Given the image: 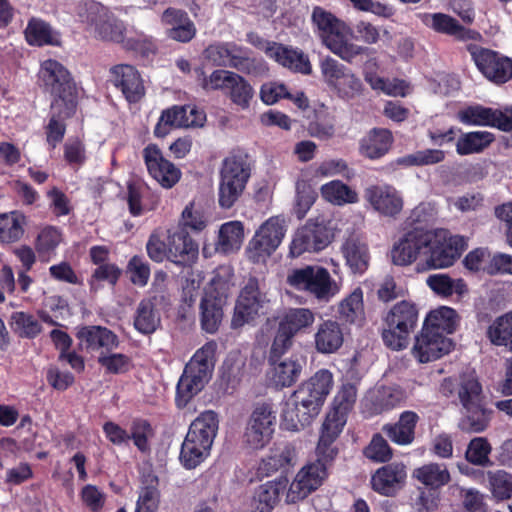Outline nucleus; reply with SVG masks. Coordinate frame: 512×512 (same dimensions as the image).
Here are the masks:
<instances>
[{
    "instance_id": "f704fd0d",
    "label": "nucleus",
    "mask_w": 512,
    "mask_h": 512,
    "mask_svg": "<svg viewBox=\"0 0 512 512\" xmlns=\"http://www.w3.org/2000/svg\"><path fill=\"white\" fill-rule=\"evenodd\" d=\"M392 144V134L384 128L372 129L360 143V152L369 159H378L385 155Z\"/></svg>"
},
{
    "instance_id": "680f3d73",
    "label": "nucleus",
    "mask_w": 512,
    "mask_h": 512,
    "mask_svg": "<svg viewBox=\"0 0 512 512\" xmlns=\"http://www.w3.org/2000/svg\"><path fill=\"white\" fill-rule=\"evenodd\" d=\"M296 208L295 212L299 219L303 218L316 199L315 191L304 178H299L295 183Z\"/></svg>"
},
{
    "instance_id": "c756f323",
    "label": "nucleus",
    "mask_w": 512,
    "mask_h": 512,
    "mask_svg": "<svg viewBox=\"0 0 512 512\" xmlns=\"http://www.w3.org/2000/svg\"><path fill=\"white\" fill-rule=\"evenodd\" d=\"M266 55L283 67L303 74L311 73L310 61L301 50L274 43L266 45Z\"/></svg>"
},
{
    "instance_id": "3c124183",
    "label": "nucleus",
    "mask_w": 512,
    "mask_h": 512,
    "mask_svg": "<svg viewBox=\"0 0 512 512\" xmlns=\"http://www.w3.org/2000/svg\"><path fill=\"white\" fill-rule=\"evenodd\" d=\"M315 321V314L308 308H290L281 318L279 325L293 334L310 328Z\"/></svg>"
},
{
    "instance_id": "ddd939ff",
    "label": "nucleus",
    "mask_w": 512,
    "mask_h": 512,
    "mask_svg": "<svg viewBox=\"0 0 512 512\" xmlns=\"http://www.w3.org/2000/svg\"><path fill=\"white\" fill-rule=\"evenodd\" d=\"M334 234L323 218H311L293 234L289 254L299 257L304 253H317L328 247Z\"/></svg>"
},
{
    "instance_id": "5701e85b",
    "label": "nucleus",
    "mask_w": 512,
    "mask_h": 512,
    "mask_svg": "<svg viewBox=\"0 0 512 512\" xmlns=\"http://www.w3.org/2000/svg\"><path fill=\"white\" fill-rule=\"evenodd\" d=\"M364 199L380 215L393 217L403 208V199L395 187L388 184H376L367 187Z\"/></svg>"
},
{
    "instance_id": "aec40b11",
    "label": "nucleus",
    "mask_w": 512,
    "mask_h": 512,
    "mask_svg": "<svg viewBox=\"0 0 512 512\" xmlns=\"http://www.w3.org/2000/svg\"><path fill=\"white\" fill-rule=\"evenodd\" d=\"M452 348V341L441 332L422 327L415 338L412 354L420 363H428L448 354Z\"/></svg>"
},
{
    "instance_id": "393cba45",
    "label": "nucleus",
    "mask_w": 512,
    "mask_h": 512,
    "mask_svg": "<svg viewBox=\"0 0 512 512\" xmlns=\"http://www.w3.org/2000/svg\"><path fill=\"white\" fill-rule=\"evenodd\" d=\"M168 260L180 266H190L198 258V244L184 230H168Z\"/></svg>"
},
{
    "instance_id": "58836bf2",
    "label": "nucleus",
    "mask_w": 512,
    "mask_h": 512,
    "mask_svg": "<svg viewBox=\"0 0 512 512\" xmlns=\"http://www.w3.org/2000/svg\"><path fill=\"white\" fill-rule=\"evenodd\" d=\"M244 239V227L240 221H229L220 226L216 250L228 254L240 249Z\"/></svg>"
},
{
    "instance_id": "0eeeda50",
    "label": "nucleus",
    "mask_w": 512,
    "mask_h": 512,
    "mask_svg": "<svg viewBox=\"0 0 512 512\" xmlns=\"http://www.w3.org/2000/svg\"><path fill=\"white\" fill-rule=\"evenodd\" d=\"M251 175L250 165L243 155H229L222 161L219 171L218 203L231 208L242 196Z\"/></svg>"
},
{
    "instance_id": "c9c22d12",
    "label": "nucleus",
    "mask_w": 512,
    "mask_h": 512,
    "mask_svg": "<svg viewBox=\"0 0 512 512\" xmlns=\"http://www.w3.org/2000/svg\"><path fill=\"white\" fill-rule=\"evenodd\" d=\"M302 372V364L293 358L273 362L268 373L271 383L277 388L293 385Z\"/></svg>"
},
{
    "instance_id": "72a5a7b5",
    "label": "nucleus",
    "mask_w": 512,
    "mask_h": 512,
    "mask_svg": "<svg viewBox=\"0 0 512 512\" xmlns=\"http://www.w3.org/2000/svg\"><path fill=\"white\" fill-rule=\"evenodd\" d=\"M341 252L352 272L363 273L367 269L370 258L368 247L358 237L347 238L341 246Z\"/></svg>"
},
{
    "instance_id": "052dcab7",
    "label": "nucleus",
    "mask_w": 512,
    "mask_h": 512,
    "mask_svg": "<svg viewBox=\"0 0 512 512\" xmlns=\"http://www.w3.org/2000/svg\"><path fill=\"white\" fill-rule=\"evenodd\" d=\"M491 450V445L487 439L476 437L470 441L465 453V458L473 465L487 466L490 464L489 454Z\"/></svg>"
},
{
    "instance_id": "473e14b6",
    "label": "nucleus",
    "mask_w": 512,
    "mask_h": 512,
    "mask_svg": "<svg viewBox=\"0 0 512 512\" xmlns=\"http://www.w3.org/2000/svg\"><path fill=\"white\" fill-rule=\"evenodd\" d=\"M185 115L184 106H173L162 112L155 127L154 133L157 137H165L171 128H188L203 126V117L198 114V121H188Z\"/></svg>"
},
{
    "instance_id": "6e6d98bb",
    "label": "nucleus",
    "mask_w": 512,
    "mask_h": 512,
    "mask_svg": "<svg viewBox=\"0 0 512 512\" xmlns=\"http://www.w3.org/2000/svg\"><path fill=\"white\" fill-rule=\"evenodd\" d=\"M340 317L348 323H356L363 319V292L361 288H355L338 305Z\"/></svg>"
},
{
    "instance_id": "f3484780",
    "label": "nucleus",
    "mask_w": 512,
    "mask_h": 512,
    "mask_svg": "<svg viewBox=\"0 0 512 512\" xmlns=\"http://www.w3.org/2000/svg\"><path fill=\"white\" fill-rule=\"evenodd\" d=\"M270 299L262 291L256 278H249L238 297L232 317L233 328H240L250 323L259 314L264 313Z\"/></svg>"
},
{
    "instance_id": "2f4dec72",
    "label": "nucleus",
    "mask_w": 512,
    "mask_h": 512,
    "mask_svg": "<svg viewBox=\"0 0 512 512\" xmlns=\"http://www.w3.org/2000/svg\"><path fill=\"white\" fill-rule=\"evenodd\" d=\"M296 458V449L292 444L279 443L276 444L270 450L269 455L262 460L259 470L269 475L280 469L294 465Z\"/></svg>"
},
{
    "instance_id": "49530a36",
    "label": "nucleus",
    "mask_w": 512,
    "mask_h": 512,
    "mask_svg": "<svg viewBox=\"0 0 512 512\" xmlns=\"http://www.w3.org/2000/svg\"><path fill=\"white\" fill-rule=\"evenodd\" d=\"M414 476L423 485L438 489L450 481V473L445 464L429 463L414 471Z\"/></svg>"
},
{
    "instance_id": "5fc2aeb1",
    "label": "nucleus",
    "mask_w": 512,
    "mask_h": 512,
    "mask_svg": "<svg viewBox=\"0 0 512 512\" xmlns=\"http://www.w3.org/2000/svg\"><path fill=\"white\" fill-rule=\"evenodd\" d=\"M405 398L404 391L398 386H383L372 396L373 411L382 413L399 405Z\"/></svg>"
},
{
    "instance_id": "4be33fe9",
    "label": "nucleus",
    "mask_w": 512,
    "mask_h": 512,
    "mask_svg": "<svg viewBox=\"0 0 512 512\" xmlns=\"http://www.w3.org/2000/svg\"><path fill=\"white\" fill-rule=\"evenodd\" d=\"M425 233L417 230L409 231L396 241L391 249V260L395 265L408 266L424 260Z\"/></svg>"
},
{
    "instance_id": "6ab92c4d",
    "label": "nucleus",
    "mask_w": 512,
    "mask_h": 512,
    "mask_svg": "<svg viewBox=\"0 0 512 512\" xmlns=\"http://www.w3.org/2000/svg\"><path fill=\"white\" fill-rule=\"evenodd\" d=\"M509 114L510 108L501 111L480 104H474L460 109L457 112V119L469 126H487L504 132H510Z\"/></svg>"
},
{
    "instance_id": "2eb2a0df",
    "label": "nucleus",
    "mask_w": 512,
    "mask_h": 512,
    "mask_svg": "<svg viewBox=\"0 0 512 512\" xmlns=\"http://www.w3.org/2000/svg\"><path fill=\"white\" fill-rule=\"evenodd\" d=\"M466 49L478 71L494 84H504L512 78V59L475 43H467Z\"/></svg>"
},
{
    "instance_id": "cd10ccee",
    "label": "nucleus",
    "mask_w": 512,
    "mask_h": 512,
    "mask_svg": "<svg viewBox=\"0 0 512 512\" xmlns=\"http://www.w3.org/2000/svg\"><path fill=\"white\" fill-rule=\"evenodd\" d=\"M77 337L87 350L97 351L99 354L112 352L119 346L118 336L102 326H84L78 331Z\"/></svg>"
},
{
    "instance_id": "79ce46f5",
    "label": "nucleus",
    "mask_w": 512,
    "mask_h": 512,
    "mask_svg": "<svg viewBox=\"0 0 512 512\" xmlns=\"http://www.w3.org/2000/svg\"><path fill=\"white\" fill-rule=\"evenodd\" d=\"M320 194L325 201L337 206L358 202L357 192L340 180L323 184L320 187Z\"/></svg>"
},
{
    "instance_id": "f8f14e48",
    "label": "nucleus",
    "mask_w": 512,
    "mask_h": 512,
    "mask_svg": "<svg viewBox=\"0 0 512 512\" xmlns=\"http://www.w3.org/2000/svg\"><path fill=\"white\" fill-rule=\"evenodd\" d=\"M286 229L284 218L273 216L267 219L249 241L246 249L248 259L253 263L265 262L282 243Z\"/></svg>"
},
{
    "instance_id": "0e129e2a",
    "label": "nucleus",
    "mask_w": 512,
    "mask_h": 512,
    "mask_svg": "<svg viewBox=\"0 0 512 512\" xmlns=\"http://www.w3.org/2000/svg\"><path fill=\"white\" fill-rule=\"evenodd\" d=\"M341 175L347 180L354 177V170L349 168L343 159H327L321 162L315 169V176L328 178Z\"/></svg>"
},
{
    "instance_id": "7c9ffc66",
    "label": "nucleus",
    "mask_w": 512,
    "mask_h": 512,
    "mask_svg": "<svg viewBox=\"0 0 512 512\" xmlns=\"http://www.w3.org/2000/svg\"><path fill=\"white\" fill-rule=\"evenodd\" d=\"M157 295L142 299L135 311L134 327L145 335L155 332L161 324V315L156 309Z\"/></svg>"
},
{
    "instance_id": "f257e3e1",
    "label": "nucleus",
    "mask_w": 512,
    "mask_h": 512,
    "mask_svg": "<svg viewBox=\"0 0 512 512\" xmlns=\"http://www.w3.org/2000/svg\"><path fill=\"white\" fill-rule=\"evenodd\" d=\"M333 386V375L327 369L317 371L286 401L282 425L289 431H299L317 417Z\"/></svg>"
},
{
    "instance_id": "9b49d317",
    "label": "nucleus",
    "mask_w": 512,
    "mask_h": 512,
    "mask_svg": "<svg viewBox=\"0 0 512 512\" xmlns=\"http://www.w3.org/2000/svg\"><path fill=\"white\" fill-rule=\"evenodd\" d=\"M324 82L338 98L349 101L360 96L363 90L361 79L351 69L330 56L320 62Z\"/></svg>"
},
{
    "instance_id": "dca6fc26",
    "label": "nucleus",
    "mask_w": 512,
    "mask_h": 512,
    "mask_svg": "<svg viewBox=\"0 0 512 512\" xmlns=\"http://www.w3.org/2000/svg\"><path fill=\"white\" fill-rule=\"evenodd\" d=\"M276 412L270 403H257L249 417L244 443L253 450L262 449L271 440L275 430Z\"/></svg>"
},
{
    "instance_id": "4468645a",
    "label": "nucleus",
    "mask_w": 512,
    "mask_h": 512,
    "mask_svg": "<svg viewBox=\"0 0 512 512\" xmlns=\"http://www.w3.org/2000/svg\"><path fill=\"white\" fill-rule=\"evenodd\" d=\"M79 17L94 36L101 40L121 42L124 39L125 25L106 7L97 2L85 3L79 10Z\"/></svg>"
},
{
    "instance_id": "bb28decb",
    "label": "nucleus",
    "mask_w": 512,
    "mask_h": 512,
    "mask_svg": "<svg viewBox=\"0 0 512 512\" xmlns=\"http://www.w3.org/2000/svg\"><path fill=\"white\" fill-rule=\"evenodd\" d=\"M406 476L403 464L391 463L382 466L372 475V489L381 495L393 496L403 487Z\"/></svg>"
},
{
    "instance_id": "69168bd1",
    "label": "nucleus",
    "mask_w": 512,
    "mask_h": 512,
    "mask_svg": "<svg viewBox=\"0 0 512 512\" xmlns=\"http://www.w3.org/2000/svg\"><path fill=\"white\" fill-rule=\"evenodd\" d=\"M445 158V152L439 149H425L398 159V163L406 166H422L440 163Z\"/></svg>"
},
{
    "instance_id": "b1692460",
    "label": "nucleus",
    "mask_w": 512,
    "mask_h": 512,
    "mask_svg": "<svg viewBox=\"0 0 512 512\" xmlns=\"http://www.w3.org/2000/svg\"><path fill=\"white\" fill-rule=\"evenodd\" d=\"M111 81L129 103L139 102L145 95L143 79L138 70L127 64L111 68Z\"/></svg>"
},
{
    "instance_id": "1a4fd4ad",
    "label": "nucleus",
    "mask_w": 512,
    "mask_h": 512,
    "mask_svg": "<svg viewBox=\"0 0 512 512\" xmlns=\"http://www.w3.org/2000/svg\"><path fill=\"white\" fill-rule=\"evenodd\" d=\"M39 79L54 97L51 108L54 110L64 106V114L71 116L76 107L75 84L68 70L53 59L41 63Z\"/></svg>"
},
{
    "instance_id": "a211bd4d",
    "label": "nucleus",
    "mask_w": 512,
    "mask_h": 512,
    "mask_svg": "<svg viewBox=\"0 0 512 512\" xmlns=\"http://www.w3.org/2000/svg\"><path fill=\"white\" fill-rule=\"evenodd\" d=\"M327 477V467L321 461L308 463L300 469L286 494L288 503H296L317 490Z\"/></svg>"
},
{
    "instance_id": "423d86ee",
    "label": "nucleus",
    "mask_w": 512,
    "mask_h": 512,
    "mask_svg": "<svg viewBox=\"0 0 512 512\" xmlns=\"http://www.w3.org/2000/svg\"><path fill=\"white\" fill-rule=\"evenodd\" d=\"M458 398L463 408L461 429L475 433L484 431L490 421V411L485 408L481 384L473 374L461 377Z\"/></svg>"
},
{
    "instance_id": "4d7b16f0",
    "label": "nucleus",
    "mask_w": 512,
    "mask_h": 512,
    "mask_svg": "<svg viewBox=\"0 0 512 512\" xmlns=\"http://www.w3.org/2000/svg\"><path fill=\"white\" fill-rule=\"evenodd\" d=\"M427 285L437 294L442 296H450L456 293L463 296L467 293V285L462 279H452L445 274L430 275L426 280Z\"/></svg>"
},
{
    "instance_id": "e2e57ef3",
    "label": "nucleus",
    "mask_w": 512,
    "mask_h": 512,
    "mask_svg": "<svg viewBox=\"0 0 512 512\" xmlns=\"http://www.w3.org/2000/svg\"><path fill=\"white\" fill-rule=\"evenodd\" d=\"M488 480L493 496L497 499H508L512 495V475L504 470L488 472Z\"/></svg>"
},
{
    "instance_id": "a878e982",
    "label": "nucleus",
    "mask_w": 512,
    "mask_h": 512,
    "mask_svg": "<svg viewBox=\"0 0 512 512\" xmlns=\"http://www.w3.org/2000/svg\"><path fill=\"white\" fill-rule=\"evenodd\" d=\"M419 18L425 26L438 33L453 36L458 40L477 41L481 39L480 33L463 27L450 15L444 13H421Z\"/></svg>"
},
{
    "instance_id": "f03ea898",
    "label": "nucleus",
    "mask_w": 512,
    "mask_h": 512,
    "mask_svg": "<svg viewBox=\"0 0 512 512\" xmlns=\"http://www.w3.org/2000/svg\"><path fill=\"white\" fill-rule=\"evenodd\" d=\"M322 44L334 55L347 63L366 53L367 48L352 41V30L331 12L315 7L311 15Z\"/></svg>"
},
{
    "instance_id": "774afa93",
    "label": "nucleus",
    "mask_w": 512,
    "mask_h": 512,
    "mask_svg": "<svg viewBox=\"0 0 512 512\" xmlns=\"http://www.w3.org/2000/svg\"><path fill=\"white\" fill-rule=\"evenodd\" d=\"M98 363L104 368L106 373L120 374L129 369L130 359L125 354L112 351L99 354Z\"/></svg>"
},
{
    "instance_id": "864d4df0",
    "label": "nucleus",
    "mask_w": 512,
    "mask_h": 512,
    "mask_svg": "<svg viewBox=\"0 0 512 512\" xmlns=\"http://www.w3.org/2000/svg\"><path fill=\"white\" fill-rule=\"evenodd\" d=\"M225 95L238 108L247 110L254 97V89L244 77L236 73Z\"/></svg>"
},
{
    "instance_id": "412c9836",
    "label": "nucleus",
    "mask_w": 512,
    "mask_h": 512,
    "mask_svg": "<svg viewBox=\"0 0 512 512\" xmlns=\"http://www.w3.org/2000/svg\"><path fill=\"white\" fill-rule=\"evenodd\" d=\"M143 157L149 174L163 188H171L179 181L181 177L180 170L164 158L157 145L150 144L145 147Z\"/></svg>"
},
{
    "instance_id": "09e8293b",
    "label": "nucleus",
    "mask_w": 512,
    "mask_h": 512,
    "mask_svg": "<svg viewBox=\"0 0 512 512\" xmlns=\"http://www.w3.org/2000/svg\"><path fill=\"white\" fill-rule=\"evenodd\" d=\"M25 37L29 44L36 46L57 45L59 43L58 34L46 22L32 18L26 29Z\"/></svg>"
},
{
    "instance_id": "ea45409f",
    "label": "nucleus",
    "mask_w": 512,
    "mask_h": 512,
    "mask_svg": "<svg viewBox=\"0 0 512 512\" xmlns=\"http://www.w3.org/2000/svg\"><path fill=\"white\" fill-rule=\"evenodd\" d=\"M287 486L288 479L286 477H279L260 485L255 495L259 512H270L278 503L280 494L286 490Z\"/></svg>"
},
{
    "instance_id": "37998d69",
    "label": "nucleus",
    "mask_w": 512,
    "mask_h": 512,
    "mask_svg": "<svg viewBox=\"0 0 512 512\" xmlns=\"http://www.w3.org/2000/svg\"><path fill=\"white\" fill-rule=\"evenodd\" d=\"M194 73L197 83L203 90L207 92L220 90L224 93H226L231 81L236 75L235 72L224 69H217L210 75H206L204 69L201 67L195 68Z\"/></svg>"
},
{
    "instance_id": "bf43d9fd",
    "label": "nucleus",
    "mask_w": 512,
    "mask_h": 512,
    "mask_svg": "<svg viewBox=\"0 0 512 512\" xmlns=\"http://www.w3.org/2000/svg\"><path fill=\"white\" fill-rule=\"evenodd\" d=\"M52 109V115L46 126V141L48 145L53 149L55 148L64 138L66 126L64 119L68 118L64 114L65 107L62 106L56 110Z\"/></svg>"
},
{
    "instance_id": "c85d7f7f",
    "label": "nucleus",
    "mask_w": 512,
    "mask_h": 512,
    "mask_svg": "<svg viewBox=\"0 0 512 512\" xmlns=\"http://www.w3.org/2000/svg\"><path fill=\"white\" fill-rule=\"evenodd\" d=\"M344 331L340 323L327 319L319 323L314 333V345L321 354H333L343 345Z\"/></svg>"
},
{
    "instance_id": "7ed1b4c3",
    "label": "nucleus",
    "mask_w": 512,
    "mask_h": 512,
    "mask_svg": "<svg viewBox=\"0 0 512 512\" xmlns=\"http://www.w3.org/2000/svg\"><path fill=\"white\" fill-rule=\"evenodd\" d=\"M219 428V419L212 410L194 419L182 443L180 461L187 469L201 464L209 455Z\"/></svg>"
},
{
    "instance_id": "13d9d810",
    "label": "nucleus",
    "mask_w": 512,
    "mask_h": 512,
    "mask_svg": "<svg viewBox=\"0 0 512 512\" xmlns=\"http://www.w3.org/2000/svg\"><path fill=\"white\" fill-rule=\"evenodd\" d=\"M10 325L16 333L25 338H34L41 332L40 322L32 314L22 311L12 313Z\"/></svg>"
},
{
    "instance_id": "de8ad7c7",
    "label": "nucleus",
    "mask_w": 512,
    "mask_h": 512,
    "mask_svg": "<svg viewBox=\"0 0 512 512\" xmlns=\"http://www.w3.org/2000/svg\"><path fill=\"white\" fill-rule=\"evenodd\" d=\"M456 325V311L450 307L442 306L427 315L423 327L431 328L434 332H441L445 335L453 333Z\"/></svg>"
},
{
    "instance_id": "20e7f679",
    "label": "nucleus",
    "mask_w": 512,
    "mask_h": 512,
    "mask_svg": "<svg viewBox=\"0 0 512 512\" xmlns=\"http://www.w3.org/2000/svg\"><path fill=\"white\" fill-rule=\"evenodd\" d=\"M216 344L208 342L199 348L186 364L177 384L176 402L179 407L186 404L200 391L212 377Z\"/></svg>"
},
{
    "instance_id": "6e6552de",
    "label": "nucleus",
    "mask_w": 512,
    "mask_h": 512,
    "mask_svg": "<svg viewBox=\"0 0 512 512\" xmlns=\"http://www.w3.org/2000/svg\"><path fill=\"white\" fill-rule=\"evenodd\" d=\"M287 283L323 303L330 302L341 291V283L333 279L329 271L321 266L308 265L294 269L287 275Z\"/></svg>"
},
{
    "instance_id": "a18cd8bd",
    "label": "nucleus",
    "mask_w": 512,
    "mask_h": 512,
    "mask_svg": "<svg viewBox=\"0 0 512 512\" xmlns=\"http://www.w3.org/2000/svg\"><path fill=\"white\" fill-rule=\"evenodd\" d=\"M487 337L493 345L504 346L512 351V310L491 323L487 329Z\"/></svg>"
},
{
    "instance_id": "c03bdc74",
    "label": "nucleus",
    "mask_w": 512,
    "mask_h": 512,
    "mask_svg": "<svg viewBox=\"0 0 512 512\" xmlns=\"http://www.w3.org/2000/svg\"><path fill=\"white\" fill-rule=\"evenodd\" d=\"M228 67L245 73H254L263 66L261 61L250 56V51L234 42H227Z\"/></svg>"
},
{
    "instance_id": "4c0bfd02",
    "label": "nucleus",
    "mask_w": 512,
    "mask_h": 512,
    "mask_svg": "<svg viewBox=\"0 0 512 512\" xmlns=\"http://www.w3.org/2000/svg\"><path fill=\"white\" fill-rule=\"evenodd\" d=\"M225 301L222 298H214L211 293H205L201 309V326L207 333H215L223 318V306Z\"/></svg>"
},
{
    "instance_id": "603ef678",
    "label": "nucleus",
    "mask_w": 512,
    "mask_h": 512,
    "mask_svg": "<svg viewBox=\"0 0 512 512\" xmlns=\"http://www.w3.org/2000/svg\"><path fill=\"white\" fill-rule=\"evenodd\" d=\"M234 284L233 269L230 266L223 265L214 271L205 293H211L212 297L222 298L223 301L226 302L228 294Z\"/></svg>"
},
{
    "instance_id": "a19ab883",
    "label": "nucleus",
    "mask_w": 512,
    "mask_h": 512,
    "mask_svg": "<svg viewBox=\"0 0 512 512\" xmlns=\"http://www.w3.org/2000/svg\"><path fill=\"white\" fill-rule=\"evenodd\" d=\"M494 140V135L488 131L465 132L456 141V152L460 156L477 154L485 150Z\"/></svg>"
},
{
    "instance_id": "9d476101",
    "label": "nucleus",
    "mask_w": 512,
    "mask_h": 512,
    "mask_svg": "<svg viewBox=\"0 0 512 512\" xmlns=\"http://www.w3.org/2000/svg\"><path fill=\"white\" fill-rule=\"evenodd\" d=\"M387 328L382 333L386 346L393 350L406 347L410 333L418 322V309L412 302L403 300L396 303L385 318Z\"/></svg>"
},
{
    "instance_id": "338daca9",
    "label": "nucleus",
    "mask_w": 512,
    "mask_h": 512,
    "mask_svg": "<svg viewBox=\"0 0 512 512\" xmlns=\"http://www.w3.org/2000/svg\"><path fill=\"white\" fill-rule=\"evenodd\" d=\"M206 227V219L199 208L194 203H189L182 211L177 230L189 228L200 232Z\"/></svg>"
},
{
    "instance_id": "e433bc0d",
    "label": "nucleus",
    "mask_w": 512,
    "mask_h": 512,
    "mask_svg": "<svg viewBox=\"0 0 512 512\" xmlns=\"http://www.w3.org/2000/svg\"><path fill=\"white\" fill-rule=\"evenodd\" d=\"M418 419L419 417L415 412L405 411L396 424L386 425L383 430L391 441L399 445H407L414 439V430Z\"/></svg>"
},
{
    "instance_id": "39448f33",
    "label": "nucleus",
    "mask_w": 512,
    "mask_h": 512,
    "mask_svg": "<svg viewBox=\"0 0 512 512\" xmlns=\"http://www.w3.org/2000/svg\"><path fill=\"white\" fill-rule=\"evenodd\" d=\"M424 260L417 264V272L444 269L452 266L467 248V240L447 230L425 233Z\"/></svg>"
},
{
    "instance_id": "8fccbe9b",
    "label": "nucleus",
    "mask_w": 512,
    "mask_h": 512,
    "mask_svg": "<svg viewBox=\"0 0 512 512\" xmlns=\"http://www.w3.org/2000/svg\"><path fill=\"white\" fill-rule=\"evenodd\" d=\"M25 216L19 211L0 214V242L18 241L24 233Z\"/></svg>"
}]
</instances>
